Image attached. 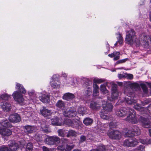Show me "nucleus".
Returning <instances> with one entry per match:
<instances>
[{
  "label": "nucleus",
  "mask_w": 151,
  "mask_h": 151,
  "mask_svg": "<svg viewBox=\"0 0 151 151\" xmlns=\"http://www.w3.org/2000/svg\"><path fill=\"white\" fill-rule=\"evenodd\" d=\"M16 88V89L22 93H26V90L21 84L18 83H17Z\"/></svg>",
  "instance_id": "bb28decb"
},
{
  "label": "nucleus",
  "mask_w": 151,
  "mask_h": 151,
  "mask_svg": "<svg viewBox=\"0 0 151 151\" xmlns=\"http://www.w3.org/2000/svg\"><path fill=\"white\" fill-rule=\"evenodd\" d=\"M125 41L127 43L130 45H132L134 43L138 44L139 43V40L137 37L135 32L132 29L126 31Z\"/></svg>",
  "instance_id": "f257e3e1"
},
{
  "label": "nucleus",
  "mask_w": 151,
  "mask_h": 151,
  "mask_svg": "<svg viewBox=\"0 0 151 151\" xmlns=\"http://www.w3.org/2000/svg\"><path fill=\"white\" fill-rule=\"evenodd\" d=\"M127 77L128 79H132L133 77V75L132 74H129L127 75Z\"/></svg>",
  "instance_id": "052dcab7"
},
{
  "label": "nucleus",
  "mask_w": 151,
  "mask_h": 151,
  "mask_svg": "<svg viewBox=\"0 0 151 151\" xmlns=\"http://www.w3.org/2000/svg\"><path fill=\"white\" fill-rule=\"evenodd\" d=\"M63 114L66 117H74L77 114V112L75 110L71 109L69 111H63Z\"/></svg>",
  "instance_id": "1a4fd4ad"
},
{
  "label": "nucleus",
  "mask_w": 151,
  "mask_h": 151,
  "mask_svg": "<svg viewBox=\"0 0 151 151\" xmlns=\"http://www.w3.org/2000/svg\"><path fill=\"white\" fill-rule=\"evenodd\" d=\"M86 110L87 108L86 107L80 106L78 108L77 111L79 114L83 115L86 114Z\"/></svg>",
  "instance_id": "393cba45"
},
{
  "label": "nucleus",
  "mask_w": 151,
  "mask_h": 151,
  "mask_svg": "<svg viewBox=\"0 0 151 151\" xmlns=\"http://www.w3.org/2000/svg\"><path fill=\"white\" fill-rule=\"evenodd\" d=\"M39 99L43 103H48L50 101V96L47 94H41L39 96Z\"/></svg>",
  "instance_id": "f8f14e48"
},
{
  "label": "nucleus",
  "mask_w": 151,
  "mask_h": 151,
  "mask_svg": "<svg viewBox=\"0 0 151 151\" xmlns=\"http://www.w3.org/2000/svg\"><path fill=\"white\" fill-rule=\"evenodd\" d=\"M109 138L112 139H119L121 137V132L117 130H112L107 133Z\"/></svg>",
  "instance_id": "39448f33"
},
{
  "label": "nucleus",
  "mask_w": 151,
  "mask_h": 151,
  "mask_svg": "<svg viewBox=\"0 0 151 151\" xmlns=\"http://www.w3.org/2000/svg\"><path fill=\"white\" fill-rule=\"evenodd\" d=\"M74 97V95L73 94L69 93H66L63 96V98L64 99L68 101L72 99Z\"/></svg>",
  "instance_id": "5701e85b"
},
{
  "label": "nucleus",
  "mask_w": 151,
  "mask_h": 151,
  "mask_svg": "<svg viewBox=\"0 0 151 151\" xmlns=\"http://www.w3.org/2000/svg\"><path fill=\"white\" fill-rule=\"evenodd\" d=\"M126 102L129 104H134L136 102V101L133 98L129 96L128 97H126L125 98Z\"/></svg>",
  "instance_id": "b1692460"
},
{
  "label": "nucleus",
  "mask_w": 151,
  "mask_h": 151,
  "mask_svg": "<svg viewBox=\"0 0 151 151\" xmlns=\"http://www.w3.org/2000/svg\"><path fill=\"white\" fill-rule=\"evenodd\" d=\"M0 124L2 127H11V125L7 120H3L0 122Z\"/></svg>",
  "instance_id": "cd10ccee"
},
{
  "label": "nucleus",
  "mask_w": 151,
  "mask_h": 151,
  "mask_svg": "<svg viewBox=\"0 0 151 151\" xmlns=\"http://www.w3.org/2000/svg\"><path fill=\"white\" fill-rule=\"evenodd\" d=\"M83 80L84 83V84L83 85L84 87H88V86H90L91 85V82L88 78H84Z\"/></svg>",
  "instance_id": "c85d7f7f"
},
{
  "label": "nucleus",
  "mask_w": 151,
  "mask_h": 151,
  "mask_svg": "<svg viewBox=\"0 0 151 151\" xmlns=\"http://www.w3.org/2000/svg\"><path fill=\"white\" fill-rule=\"evenodd\" d=\"M105 80L101 79H99L98 78H95L93 79V81L94 83H101L104 81Z\"/></svg>",
  "instance_id": "c03bdc74"
},
{
  "label": "nucleus",
  "mask_w": 151,
  "mask_h": 151,
  "mask_svg": "<svg viewBox=\"0 0 151 151\" xmlns=\"http://www.w3.org/2000/svg\"><path fill=\"white\" fill-rule=\"evenodd\" d=\"M142 123L143 126L146 128L149 127L151 126V123L148 119L146 118H143L142 120Z\"/></svg>",
  "instance_id": "4be33fe9"
},
{
  "label": "nucleus",
  "mask_w": 151,
  "mask_h": 151,
  "mask_svg": "<svg viewBox=\"0 0 151 151\" xmlns=\"http://www.w3.org/2000/svg\"><path fill=\"white\" fill-rule=\"evenodd\" d=\"M62 141L64 143H67L68 142V139H62Z\"/></svg>",
  "instance_id": "69168bd1"
},
{
  "label": "nucleus",
  "mask_w": 151,
  "mask_h": 151,
  "mask_svg": "<svg viewBox=\"0 0 151 151\" xmlns=\"http://www.w3.org/2000/svg\"><path fill=\"white\" fill-rule=\"evenodd\" d=\"M0 151H11L9 149L5 146H2L0 148Z\"/></svg>",
  "instance_id": "de8ad7c7"
},
{
  "label": "nucleus",
  "mask_w": 151,
  "mask_h": 151,
  "mask_svg": "<svg viewBox=\"0 0 151 151\" xmlns=\"http://www.w3.org/2000/svg\"><path fill=\"white\" fill-rule=\"evenodd\" d=\"M117 34L119 35V37L118 38V40L117 42L121 45H122L123 43V37L122 36L120 33L118 32L117 33Z\"/></svg>",
  "instance_id": "4c0bfd02"
},
{
  "label": "nucleus",
  "mask_w": 151,
  "mask_h": 151,
  "mask_svg": "<svg viewBox=\"0 0 151 151\" xmlns=\"http://www.w3.org/2000/svg\"><path fill=\"white\" fill-rule=\"evenodd\" d=\"M33 149L32 145L31 143H28L26 148V151H32Z\"/></svg>",
  "instance_id": "a19ab883"
},
{
  "label": "nucleus",
  "mask_w": 151,
  "mask_h": 151,
  "mask_svg": "<svg viewBox=\"0 0 151 151\" xmlns=\"http://www.w3.org/2000/svg\"><path fill=\"white\" fill-rule=\"evenodd\" d=\"M125 77V76L124 75H123L122 74H119V75H118V77L119 78H124Z\"/></svg>",
  "instance_id": "0e129e2a"
},
{
  "label": "nucleus",
  "mask_w": 151,
  "mask_h": 151,
  "mask_svg": "<svg viewBox=\"0 0 151 151\" xmlns=\"http://www.w3.org/2000/svg\"><path fill=\"white\" fill-rule=\"evenodd\" d=\"M119 55H117L115 56V57H114V60H118L120 58V56Z\"/></svg>",
  "instance_id": "680f3d73"
},
{
  "label": "nucleus",
  "mask_w": 151,
  "mask_h": 151,
  "mask_svg": "<svg viewBox=\"0 0 151 151\" xmlns=\"http://www.w3.org/2000/svg\"><path fill=\"white\" fill-rule=\"evenodd\" d=\"M60 138L56 136H47V137L45 138V141L47 144L50 145H52L56 143H59L60 142Z\"/></svg>",
  "instance_id": "7ed1b4c3"
},
{
  "label": "nucleus",
  "mask_w": 151,
  "mask_h": 151,
  "mask_svg": "<svg viewBox=\"0 0 151 151\" xmlns=\"http://www.w3.org/2000/svg\"><path fill=\"white\" fill-rule=\"evenodd\" d=\"M107 112L104 111V110H102L100 113V117L104 119H109V117L107 115Z\"/></svg>",
  "instance_id": "a878e982"
},
{
  "label": "nucleus",
  "mask_w": 151,
  "mask_h": 151,
  "mask_svg": "<svg viewBox=\"0 0 151 151\" xmlns=\"http://www.w3.org/2000/svg\"><path fill=\"white\" fill-rule=\"evenodd\" d=\"M149 86V87L151 88V83H149L147 82L146 83Z\"/></svg>",
  "instance_id": "774afa93"
},
{
  "label": "nucleus",
  "mask_w": 151,
  "mask_h": 151,
  "mask_svg": "<svg viewBox=\"0 0 151 151\" xmlns=\"http://www.w3.org/2000/svg\"><path fill=\"white\" fill-rule=\"evenodd\" d=\"M74 145H66L65 148H63V146L62 145L58 146V150L62 151H70L74 147Z\"/></svg>",
  "instance_id": "a211bd4d"
},
{
  "label": "nucleus",
  "mask_w": 151,
  "mask_h": 151,
  "mask_svg": "<svg viewBox=\"0 0 151 151\" xmlns=\"http://www.w3.org/2000/svg\"><path fill=\"white\" fill-rule=\"evenodd\" d=\"M12 96L14 99L18 102H22L24 100L22 95L17 91L13 92Z\"/></svg>",
  "instance_id": "0eeeda50"
},
{
  "label": "nucleus",
  "mask_w": 151,
  "mask_h": 151,
  "mask_svg": "<svg viewBox=\"0 0 151 151\" xmlns=\"http://www.w3.org/2000/svg\"><path fill=\"white\" fill-rule=\"evenodd\" d=\"M88 89L86 91V93L87 95L88 96L91 94V88L90 86L87 87Z\"/></svg>",
  "instance_id": "8fccbe9b"
},
{
  "label": "nucleus",
  "mask_w": 151,
  "mask_h": 151,
  "mask_svg": "<svg viewBox=\"0 0 151 151\" xmlns=\"http://www.w3.org/2000/svg\"><path fill=\"white\" fill-rule=\"evenodd\" d=\"M131 86L134 88H138L139 87V85L137 83H133L131 84Z\"/></svg>",
  "instance_id": "603ef678"
},
{
  "label": "nucleus",
  "mask_w": 151,
  "mask_h": 151,
  "mask_svg": "<svg viewBox=\"0 0 151 151\" xmlns=\"http://www.w3.org/2000/svg\"><path fill=\"white\" fill-rule=\"evenodd\" d=\"M131 109L127 107L117 109L116 111V115L121 117H124L129 112V111Z\"/></svg>",
  "instance_id": "423d86ee"
},
{
  "label": "nucleus",
  "mask_w": 151,
  "mask_h": 151,
  "mask_svg": "<svg viewBox=\"0 0 151 151\" xmlns=\"http://www.w3.org/2000/svg\"><path fill=\"white\" fill-rule=\"evenodd\" d=\"M138 142L136 139H133L132 141H130L128 139L124 141L123 145L128 147H134L137 145Z\"/></svg>",
  "instance_id": "6e6552de"
},
{
  "label": "nucleus",
  "mask_w": 151,
  "mask_h": 151,
  "mask_svg": "<svg viewBox=\"0 0 151 151\" xmlns=\"http://www.w3.org/2000/svg\"><path fill=\"white\" fill-rule=\"evenodd\" d=\"M79 126L78 121L77 120H73L72 124L71 127L73 128H77Z\"/></svg>",
  "instance_id": "e433bc0d"
},
{
  "label": "nucleus",
  "mask_w": 151,
  "mask_h": 151,
  "mask_svg": "<svg viewBox=\"0 0 151 151\" xmlns=\"http://www.w3.org/2000/svg\"><path fill=\"white\" fill-rule=\"evenodd\" d=\"M73 121L69 119H67L65 121V123L68 126L71 127Z\"/></svg>",
  "instance_id": "a18cd8bd"
},
{
  "label": "nucleus",
  "mask_w": 151,
  "mask_h": 151,
  "mask_svg": "<svg viewBox=\"0 0 151 151\" xmlns=\"http://www.w3.org/2000/svg\"><path fill=\"white\" fill-rule=\"evenodd\" d=\"M100 91L103 94H106L109 92L108 90L106 89V86L104 85H101L100 87Z\"/></svg>",
  "instance_id": "f704fd0d"
},
{
  "label": "nucleus",
  "mask_w": 151,
  "mask_h": 151,
  "mask_svg": "<svg viewBox=\"0 0 151 151\" xmlns=\"http://www.w3.org/2000/svg\"><path fill=\"white\" fill-rule=\"evenodd\" d=\"M117 85L116 84H112L111 87V97H107L108 100L112 101L118 99L119 93L117 89Z\"/></svg>",
  "instance_id": "f03ea898"
},
{
  "label": "nucleus",
  "mask_w": 151,
  "mask_h": 151,
  "mask_svg": "<svg viewBox=\"0 0 151 151\" xmlns=\"http://www.w3.org/2000/svg\"><path fill=\"white\" fill-rule=\"evenodd\" d=\"M134 108L135 109L140 111H142L144 109L143 107L141 106L139 104H136V105H135Z\"/></svg>",
  "instance_id": "79ce46f5"
},
{
  "label": "nucleus",
  "mask_w": 151,
  "mask_h": 151,
  "mask_svg": "<svg viewBox=\"0 0 151 151\" xmlns=\"http://www.w3.org/2000/svg\"><path fill=\"white\" fill-rule=\"evenodd\" d=\"M93 119L89 117L86 118L83 120V123L86 126H88L91 125L93 123Z\"/></svg>",
  "instance_id": "c756f323"
},
{
  "label": "nucleus",
  "mask_w": 151,
  "mask_h": 151,
  "mask_svg": "<svg viewBox=\"0 0 151 151\" xmlns=\"http://www.w3.org/2000/svg\"><path fill=\"white\" fill-rule=\"evenodd\" d=\"M99 87L96 84H95L94 86L93 91V95L94 96H98L99 94Z\"/></svg>",
  "instance_id": "473e14b6"
},
{
  "label": "nucleus",
  "mask_w": 151,
  "mask_h": 151,
  "mask_svg": "<svg viewBox=\"0 0 151 151\" xmlns=\"http://www.w3.org/2000/svg\"><path fill=\"white\" fill-rule=\"evenodd\" d=\"M35 128L34 127L30 126H27L25 127V131L28 133H32L35 129Z\"/></svg>",
  "instance_id": "2f4dec72"
},
{
  "label": "nucleus",
  "mask_w": 151,
  "mask_h": 151,
  "mask_svg": "<svg viewBox=\"0 0 151 151\" xmlns=\"http://www.w3.org/2000/svg\"><path fill=\"white\" fill-rule=\"evenodd\" d=\"M133 132L134 133V135H139L141 134L140 129L136 126H134L132 128Z\"/></svg>",
  "instance_id": "7c9ffc66"
},
{
  "label": "nucleus",
  "mask_w": 151,
  "mask_h": 151,
  "mask_svg": "<svg viewBox=\"0 0 151 151\" xmlns=\"http://www.w3.org/2000/svg\"><path fill=\"white\" fill-rule=\"evenodd\" d=\"M102 106L103 109V110L107 112L111 111L113 107L111 103H106L105 101L102 104Z\"/></svg>",
  "instance_id": "4468645a"
},
{
  "label": "nucleus",
  "mask_w": 151,
  "mask_h": 151,
  "mask_svg": "<svg viewBox=\"0 0 151 151\" xmlns=\"http://www.w3.org/2000/svg\"><path fill=\"white\" fill-rule=\"evenodd\" d=\"M40 130L45 133H48L49 131L48 128L45 122L44 121L40 122Z\"/></svg>",
  "instance_id": "6ab92c4d"
},
{
  "label": "nucleus",
  "mask_w": 151,
  "mask_h": 151,
  "mask_svg": "<svg viewBox=\"0 0 151 151\" xmlns=\"http://www.w3.org/2000/svg\"><path fill=\"white\" fill-rule=\"evenodd\" d=\"M10 96L8 95L7 94H4L0 96L1 100V99L4 100H7L10 98Z\"/></svg>",
  "instance_id": "c9c22d12"
},
{
  "label": "nucleus",
  "mask_w": 151,
  "mask_h": 151,
  "mask_svg": "<svg viewBox=\"0 0 151 151\" xmlns=\"http://www.w3.org/2000/svg\"><path fill=\"white\" fill-rule=\"evenodd\" d=\"M98 150L99 151H106L104 146H100Z\"/></svg>",
  "instance_id": "6e6d98bb"
},
{
  "label": "nucleus",
  "mask_w": 151,
  "mask_h": 151,
  "mask_svg": "<svg viewBox=\"0 0 151 151\" xmlns=\"http://www.w3.org/2000/svg\"><path fill=\"white\" fill-rule=\"evenodd\" d=\"M40 113L44 116L50 118L49 116L52 114L50 110L46 109L45 107H43L42 109H40Z\"/></svg>",
  "instance_id": "f3484780"
},
{
  "label": "nucleus",
  "mask_w": 151,
  "mask_h": 151,
  "mask_svg": "<svg viewBox=\"0 0 151 151\" xmlns=\"http://www.w3.org/2000/svg\"><path fill=\"white\" fill-rule=\"evenodd\" d=\"M128 60V58H125L122 60H121L118 61L116 63V64H118L120 63H124Z\"/></svg>",
  "instance_id": "09e8293b"
},
{
  "label": "nucleus",
  "mask_w": 151,
  "mask_h": 151,
  "mask_svg": "<svg viewBox=\"0 0 151 151\" xmlns=\"http://www.w3.org/2000/svg\"><path fill=\"white\" fill-rule=\"evenodd\" d=\"M43 151H51V149L50 150L45 146H43L42 147Z\"/></svg>",
  "instance_id": "bf43d9fd"
},
{
  "label": "nucleus",
  "mask_w": 151,
  "mask_h": 151,
  "mask_svg": "<svg viewBox=\"0 0 151 151\" xmlns=\"http://www.w3.org/2000/svg\"><path fill=\"white\" fill-rule=\"evenodd\" d=\"M56 77V75H53L52 78L53 80L50 82L51 86L54 89L58 88L60 86V82L55 79Z\"/></svg>",
  "instance_id": "9d476101"
},
{
  "label": "nucleus",
  "mask_w": 151,
  "mask_h": 151,
  "mask_svg": "<svg viewBox=\"0 0 151 151\" xmlns=\"http://www.w3.org/2000/svg\"><path fill=\"white\" fill-rule=\"evenodd\" d=\"M58 135L60 136L63 137L65 133V130L63 129H59L58 130Z\"/></svg>",
  "instance_id": "58836bf2"
},
{
  "label": "nucleus",
  "mask_w": 151,
  "mask_h": 151,
  "mask_svg": "<svg viewBox=\"0 0 151 151\" xmlns=\"http://www.w3.org/2000/svg\"><path fill=\"white\" fill-rule=\"evenodd\" d=\"M46 136V135H41L38 136V141L40 142L43 141Z\"/></svg>",
  "instance_id": "3c124183"
},
{
  "label": "nucleus",
  "mask_w": 151,
  "mask_h": 151,
  "mask_svg": "<svg viewBox=\"0 0 151 151\" xmlns=\"http://www.w3.org/2000/svg\"><path fill=\"white\" fill-rule=\"evenodd\" d=\"M69 134L70 136H74L76 134V132L74 130H70L68 131Z\"/></svg>",
  "instance_id": "5fc2aeb1"
},
{
  "label": "nucleus",
  "mask_w": 151,
  "mask_h": 151,
  "mask_svg": "<svg viewBox=\"0 0 151 151\" xmlns=\"http://www.w3.org/2000/svg\"><path fill=\"white\" fill-rule=\"evenodd\" d=\"M144 147L143 145H140L138 148L137 151H143Z\"/></svg>",
  "instance_id": "13d9d810"
},
{
  "label": "nucleus",
  "mask_w": 151,
  "mask_h": 151,
  "mask_svg": "<svg viewBox=\"0 0 151 151\" xmlns=\"http://www.w3.org/2000/svg\"><path fill=\"white\" fill-rule=\"evenodd\" d=\"M0 133L2 136H8L12 134V132L9 129L1 127L0 128Z\"/></svg>",
  "instance_id": "dca6fc26"
},
{
  "label": "nucleus",
  "mask_w": 151,
  "mask_h": 151,
  "mask_svg": "<svg viewBox=\"0 0 151 151\" xmlns=\"http://www.w3.org/2000/svg\"><path fill=\"white\" fill-rule=\"evenodd\" d=\"M134 135V133L133 132L132 129L128 130L127 132L124 134V136L126 137H132Z\"/></svg>",
  "instance_id": "72a5a7b5"
},
{
  "label": "nucleus",
  "mask_w": 151,
  "mask_h": 151,
  "mask_svg": "<svg viewBox=\"0 0 151 151\" xmlns=\"http://www.w3.org/2000/svg\"><path fill=\"white\" fill-rule=\"evenodd\" d=\"M55 105L58 108L62 110L65 109V103L62 100H59L56 103Z\"/></svg>",
  "instance_id": "aec40b11"
},
{
  "label": "nucleus",
  "mask_w": 151,
  "mask_h": 151,
  "mask_svg": "<svg viewBox=\"0 0 151 151\" xmlns=\"http://www.w3.org/2000/svg\"><path fill=\"white\" fill-rule=\"evenodd\" d=\"M9 120L11 122L17 123L20 121V117L18 114L15 113L9 116Z\"/></svg>",
  "instance_id": "9b49d317"
},
{
  "label": "nucleus",
  "mask_w": 151,
  "mask_h": 151,
  "mask_svg": "<svg viewBox=\"0 0 151 151\" xmlns=\"http://www.w3.org/2000/svg\"><path fill=\"white\" fill-rule=\"evenodd\" d=\"M52 124L54 125H58V123L59 122V119L57 117H55L54 119H51Z\"/></svg>",
  "instance_id": "37998d69"
},
{
  "label": "nucleus",
  "mask_w": 151,
  "mask_h": 151,
  "mask_svg": "<svg viewBox=\"0 0 151 151\" xmlns=\"http://www.w3.org/2000/svg\"><path fill=\"white\" fill-rule=\"evenodd\" d=\"M8 145L9 150L11 151L17 150L19 148L18 144L15 141H9Z\"/></svg>",
  "instance_id": "ddd939ff"
},
{
  "label": "nucleus",
  "mask_w": 151,
  "mask_h": 151,
  "mask_svg": "<svg viewBox=\"0 0 151 151\" xmlns=\"http://www.w3.org/2000/svg\"><path fill=\"white\" fill-rule=\"evenodd\" d=\"M129 115L126 118L125 120L127 122L133 124H136L138 122L134 113V110L131 109L129 111Z\"/></svg>",
  "instance_id": "20e7f679"
},
{
  "label": "nucleus",
  "mask_w": 151,
  "mask_h": 151,
  "mask_svg": "<svg viewBox=\"0 0 151 151\" xmlns=\"http://www.w3.org/2000/svg\"><path fill=\"white\" fill-rule=\"evenodd\" d=\"M120 52H114L113 53H112L111 54H109L108 55V56L111 58H112L113 57H114L115 56H116V55H120Z\"/></svg>",
  "instance_id": "49530a36"
},
{
  "label": "nucleus",
  "mask_w": 151,
  "mask_h": 151,
  "mask_svg": "<svg viewBox=\"0 0 151 151\" xmlns=\"http://www.w3.org/2000/svg\"><path fill=\"white\" fill-rule=\"evenodd\" d=\"M147 143L148 144H151V138L147 140Z\"/></svg>",
  "instance_id": "338daca9"
},
{
  "label": "nucleus",
  "mask_w": 151,
  "mask_h": 151,
  "mask_svg": "<svg viewBox=\"0 0 151 151\" xmlns=\"http://www.w3.org/2000/svg\"><path fill=\"white\" fill-rule=\"evenodd\" d=\"M0 106L3 110L6 111H10L11 108V104L6 101L2 102Z\"/></svg>",
  "instance_id": "2eb2a0df"
},
{
  "label": "nucleus",
  "mask_w": 151,
  "mask_h": 151,
  "mask_svg": "<svg viewBox=\"0 0 151 151\" xmlns=\"http://www.w3.org/2000/svg\"><path fill=\"white\" fill-rule=\"evenodd\" d=\"M86 139V137L83 135H82L81 136L80 138V141L81 142H83L85 141Z\"/></svg>",
  "instance_id": "4d7b16f0"
},
{
  "label": "nucleus",
  "mask_w": 151,
  "mask_h": 151,
  "mask_svg": "<svg viewBox=\"0 0 151 151\" xmlns=\"http://www.w3.org/2000/svg\"><path fill=\"white\" fill-rule=\"evenodd\" d=\"M150 102V101L148 99H146L145 101V104H147L149 103Z\"/></svg>",
  "instance_id": "e2e57ef3"
},
{
  "label": "nucleus",
  "mask_w": 151,
  "mask_h": 151,
  "mask_svg": "<svg viewBox=\"0 0 151 151\" xmlns=\"http://www.w3.org/2000/svg\"><path fill=\"white\" fill-rule=\"evenodd\" d=\"M109 127L111 128H114L116 127V125L114 122H111L109 124Z\"/></svg>",
  "instance_id": "864d4df0"
},
{
  "label": "nucleus",
  "mask_w": 151,
  "mask_h": 151,
  "mask_svg": "<svg viewBox=\"0 0 151 151\" xmlns=\"http://www.w3.org/2000/svg\"><path fill=\"white\" fill-rule=\"evenodd\" d=\"M100 107V104L94 101H91L90 104V108L93 110H97Z\"/></svg>",
  "instance_id": "412c9836"
},
{
  "label": "nucleus",
  "mask_w": 151,
  "mask_h": 151,
  "mask_svg": "<svg viewBox=\"0 0 151 151\" xmlns=\"http://www.w3.org/2000/svg\"><path fill=\"white\" fill-rule=\"evenodd\" d=\"M140 86L142 88L144 92L145 93H147L148 91L146 85L143 83H141L140 84Z\"/></svg>",
  "instance_id": "ea45409f"
}]
</instances>
